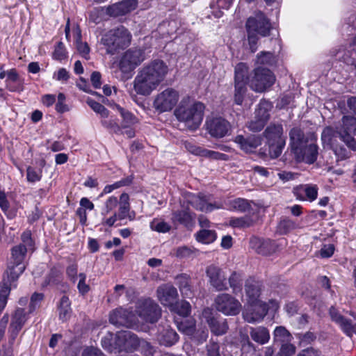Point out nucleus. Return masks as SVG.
I'll use <instances>...</instances> for the list:
<instances>
[{
	"label": "nucleus",
	"instance_id": "nucleus-50",
	"mask_svg": "<svg viewBox=\"0 0 356 356\" xmlns=\"http://www.w3.org/2000/svg\"><path fill=\"white\" fill-rule=\"evenodd\" d=\"M88 104L97 113L99 114L102 118H106L108 117V111L101 104L93 99H88Z\"/></svg>",
	"mask_w": 356,
	"mask_h": 356
},
{
	"label": "nucleus",
	"instance_id": "nucleus-38",
	"mask_svg": "<svg viewBox=\"0 0 356 356\" xmlns=\"http://www.w3.org/2000/svg\"><path fill=\"white\" fill-rule=\"evenodd\" d=\"M271 108L272 104L270 102L266 100L261 101L255 109L254 116L267 122L270 119Z\"/></svg>",
	"mask_w": 356,
	"mask_h": 356
},
{
	"label": "nucleus",
	"instance_id": "nucleus-10",
	"mask_svg": "<svg viewBox=\"0 0 356 356\" xmlns=\"http://www.w3.org/2000/svg\"><path fill=\"white\" fill-rule=\"evenodd\" d=\"M130 209L129 196L127 193H123L120 196L118 213L114 212L108 218L102 219V225L112 227L118 220L129 218V220H133L135 218V212H131Z\"/></svg>",
	"mask_w": 356,
	"mask_h": 356
},
{
	"label": "nucleus",
	"instance_id": "nucleus-24",
	"mask_svg": "<svg viewBox=\"0 0 356 356\" xmlns=\"http://www.w3.org/2000/svg\"><path fill=\"white\" fill-rule=\"evenodd\" d=\"M137 5V0H124L107 7L106 13L115 17L124 15L135 10Z\"/></svg>",
	"mask_w": 356,
	"mask_h": 356
},
{
	"label": "nucleus",
	"instance_id": "nucleus-47",
	"mask_svg": "<svg viewBox=\"0 0 356 356\" xmlns=\"http://www.w3.org/2000/svg\"><path fill=\"white\" fill-rule=\"evenodd\" d=\"M291 336L288 330L282 327H277L274 331V339L276 341L280 342H289L291 340Z\"/></svg>",
	"mask_w": 356,
	"mask_h": 356
},
{
	"label": "nucleus",
	"instance_id": "nucleus-14",
	"mask_svg": "<svg viewBox=\"0 0 356 356\" xmlns=\"http://www.w3.org/2000/svg\"><path fill=\"white\" fill-rule=\"evenodd\" d=\"M136 312L138 317L147 323H155L161 316V309L152 300L146 299L138 302Z\"/></svg>",
	"mask_w": 356,
	"mask_h": 356
},
{
	"label": "nucleus",
	"instance_id": "nucleus-64",
	"mask_svg": "<svg viewBox=\"0 0 356 356\" xmlns=\"http://www.w3.org/2000/svg\"><path fill=\"white\" fill-rule=\"evenodd\" d=\"M53 79L62 83H65L70 79V74L65 68H60L53 74Z\"/></svg>",
	"mask_w": 356,
	"mask_h": 356
},
{
	"label": "nucleus",
	"instance_id": "nucleus-33",
	"mask_svg": "<svg viewBox=\"0 0 356 356\" xmlns=\"http://www.w3.org/2000/svg\"><path fill=\"white\" fill-rule=\"evenodd\" d=\"M15 281H13L11 277H9L6 274L3 277V282L0 285V313L3 311L7 303V298L10 293V289L13 286V283Z\"/></svg>",
	"mask_w": 356,
	"mask_h": 356
},
{
	"label": "nucleus",
	"instance_id": "nucleus-21",
	"mask_svg": "<svg viewBox=\"0 0 356 356\" xmlns=\"http://www.w3.org/2000/svg\"><path fill=\"white\" fill-rule=\"evenodd\" d=\"M267 313L266 307L261 302L248 304L243 312L245 321L254 323L264 318Z\"/></svg>",
	"mask_w": 356,
	"mask_h": 356
},
{
	"label": "nucleus",
	"instance_id": "nucleus-42",
	"mask_svg": "<svg viewBox=\"0 0 356 356\" xmlns=\"http://www.w3.org/2000/svg\"><path fill=\"white\" fill-rule=\"evenodd\" d=\"M59 318L63 321L67 320L70 316V302L67 296H63L58 305Z\"/></svg>",
	"mask_w": 356,
	"mask_h": 356
},
{
	"label": "nucleus",
	"instance_id": "nucleus-3",
	"mask_svg": "<svg viewBox=\"0 0 356 356\" xmlns=\"http://www.w3.org/2000/svg\"><path fill=\"white\" fill-rule=\"evenodd\" d=\"M245 27L250 48L252 52H255L259 38L270 35L272 24L264 13L257 11L247 19Z\"/></svg>",
	"mask_w": 356,
	"mask_h": 356
},
{
	"label": "nucleus",
	"instance_id": "nucleus-37",
	"mask_svg": "<svg viewBox=\"0 0 356 356\" xmlns=\"http://www.w3.org/2000/svg\"><path fill=\"white\" fill-rule=\"evenodd\" d=\"M250 334L252 340L260 344L266 343L270 339L269 332L264 327H252Z\"/></svg>",
	"mask_w": 356,
	"mask_h": 356
},
{
	"label": "nucleus",
	"instance_id": "nucleus-57",
	"mask_svg": "<svg viewBox=\"0 0 356 356\" xmlns=\"http://www.w3.org/2000/svg\"><path fill=\"white\" fill-rule=\"evenodd\" d=\"M44 298V295L41 293H34L31 298L29 305V313L33 312L36 308L40 306V302Z\"/></svg>",
	"mask_w": 356,
	"mask_h": 356
},
{
	"label": "nucleus",
	"instance_id": "nucleus-54",
	"mask_svg": "<svg viewBox=\"0 0 356 356\" xmlns=\"http://www.w3.org/2000/svg\"><path fill=\"white\" fill-rule=\"evenodd\" d=\"M194 254V251L186 247L181 246L174 250V255L179 259L192 257Z\"/></svg>",
	"mask_w": 356,
	"mask_h": 356
},
{
	"label": "nucleus",
	"instance_id": "nucleus-35",
	"mask_svg": "<svg viewBox=\"0 0 356 356\" xmlns=\"http://www.w3.org/2000/svg\"><path fill=\"white\" fill-rule=\"evenodd\" d=\"M227 209L230 211H238L241 213L250 212L252 210L251 202L243 198H236L229 201Z\"/></svg>",
	"mask_w": 356,
	"mask_h": 356
},
{
	"label": "nucleus",
	"instance_id": "nucleus-2",
	"mask_svg": "<svg viewBox=\"0 0 356 356\" xmlns=\"http://www.w3.org/2000/svg\"><path fill=\"white\" fill-rule=\"evenodd\" d=\"M204 106L189 97L182 99L175 110L177 119L191 130H196L200 126L204 117Z\"/></svg>",
	"mask_w": 356,
	"mask_h": 356
},
{
	"label": "nucleus",
	"instance_id": "nucleus-27",
	"mask_svg": "<svg viewBox=\"0 0 356 356\" xmlns=\"http://www.w3.org/2000/svg\"><path fill=\"white\" fill-rule=\"evenodd\" d=\"M298 161H303L307 163H313L318 156V147L314 143H310L300 149V152L295 154Z\"/></svg>",
	"mask_w": 356,
	"mask_h": 356
},
{
	"label": "nucleus",
	"instance_id": "nucleus-59",
	"mask_svg": "<svg viewBox=\"0 0 356 356\" xmlns=\"http://www.w3.org/2000/svg\"><path fill=\"white\" fill-rule=\"evenodd\" d=\"M78 276L79 278V283L77 285V288H78L79 292L81 294L84 295V294L87 293L90 290L89 285L86 283V275L83 273H79Z\"/></svg>",
	"mask_w": 356,
	"mask_h": 356
},
{
	"label": "nucleus",
	"instance_id": "nucleus-17",
	"mask_svg": "<svg viewBox=\"0 0 356 356\" xmlns=\"http://www.w3.org/2000/svg\"><path fill=\"white\" fill-rule=\"evenodd\" d=\"M207 130L215 138H221L231 132V124L225 118L214 117L208 118L206 121Z\"/></svg>",
	"mask_w": 356,
	"mask_h": 356
},
{
	"label": "nucleus",
	"instance_id": "nucleus-15",
	"mask_svg": "<svg viewBox=\"0 0 356 356\" xmlns=\"http://www.w3.org/2000/svg\"><path fill=\"white\" fill-rule=\"evenodd\" d=\"M273 74L266 68L258 67L254 70V76L250 81V87L256 92H263L275 82Z\"/></svg>",
	"mask_w": 356,
	"mask_h": 356
},
{
	"label": "nucleus",
	"instance_id": "nucleus-18",
	"mask_svg": "<svg viewBox=\"0 0 356 356\" xmlns=\"http://www.w3.org/2000/svg\"><path fill=\"white\" fill-rule=\"evenodd\" d=\"M202 318L205 320L211 332L215 335H223L227 332L229 327L227 321L218 319L211 309L209 307L204 309Z\"/></svg>",
	"mask_w": 356,
	"mask_h": 356
},
{
	"label": "nucleus",
	"instance_id": "nucleus-28",
	"mask_svg": "<svg viewBox=\"0 0 356 356\" xmlns=\"http://www.w3.org/2000/svg\"><path fill=\"white\" fill-rule=\"evenodd\" d=\"M178 334L170 326L163 327L159 330L157 339L160 344L165 346H171L178 341Z\"/></svg>",
	"mask_w": 356,
	"mask_h": 356
},
{
	"label": "nucleus",
	"instance_id": "nucleus-13",
	"mask_svg": "<svg viewBox=\"0 0 356 356\" xmlns=\"http://www.w3.org/2000/svg\"><path fill=\"white\" fill-rule=\"evenodd\" d=\"M145 59V53L143 49L137 47L131 48L122 54L119 62L120 70L122 72H131Z\"/></svg>",
	"mask_w": 356,
	"mask_h": 356
},
{
	"label": "nucleus",
	"instance_id": "nucleus-5",
	"mask_svg": "<svg viewBox=\"0 0 356 356\" xmlns=\"http://www.w3.org/2000/svg\"><path fill=\"white\" fill-rule=\"evenodd\" d=\"M356 133V118L353 116H343L341 122L336 126L334 131L331 127H326L321 134V139L330 142L331 136L336 134L351 150L356 151V140L353 136Z\"/></svg>",
	"mask_w": 356,
	"mask_h": 356
},
{
	"label": "nucleus",
	"instance_id": "nucleus-7",
	"mask_svg": "<svg viewBox=\"0 0 356 356\" xmlns=\"http://www.w3.org/2000/svg\"><path fill=\"white\" fill-rule=\"evenodd\" d=\"M28 252L24 245H17L11 249V257L8 264L6 275L13 281H17L19 275L24 271L26 266L24 259Z\"/></svg>",
	"mask_w": 356,
	"mask_h": 356
},
{
	"label": "nucleus",
	"instance_id": "nucleus-30",
	"mask_svg": "<svg viewBox=\"0 0 356 356\" xmlns=\"http://www.w3.org/2000/svg\"><path fill=\"white\" fill-rule=\"evenodd\" d=\"M6 83L7 89L11 92H19L23 90L24 80L15 69L7 71Z\"/></svg>",
	"mask_w": 356,
	"mask_h": 356
},
{
	"label": "nucleus",
	"instance_id": "nucleus-51",
	"mask_svg": "<svg viewBox=\"0 0 356 356\" xmlns=\"http://www.w3.org/2000/svg\"><path fill=\"white\" fill-rule=\"evenodd\" d=\"M74 36L76 42V48L80 54L83 56H86L89 53V47L86 43H83L81 40V31L79 28L74 30Z\"/></svg>",
	"mask_w": 356,
	"mask_h": 356
},
{
	"label": "nucleus",
	"instance_id": "nucleus-25",
	"mask_svg": "<svg viewBox=\"0 0 356 356\" xmlns=\"http://www.w3.org/2000/svg\"><path fill=\"white\" fill-rule=\"evenodd\" d=\"M318 188L316 185L301 184L295 187L293 193L300 201H314L318 196Z\"/></svg>",
	"mask_w": 356,
	"mask_h": 356
},
{
	"label": "nucleus",
	"instance_id": "nucleus-23",
	"mask_svg": "<svg viewBox=\"0 0 356 356\" xmlns=\"http://www.w3.org/2000/svg\"><path fill=\"white\" fill-rule=\"evenodd\" d=\"M250 247L257 253L262 255H268L277 250V245L273 241L258 237L250 238Z\"/></svg>",
	"mask_w": 356,
	"mask_h": 356
},
{
	"label": "nucleus",
	"instance_id": "nucleus-62",
	"mask_svg": "<svg viewBox=\"0 0 356 356\" xmlns=\"http://www.w3.org/2000/svg\"><path fill=\"white\" fill-rule=\"evenodd\" d=\"M296 353V347L292 344L284 343L276 356H293Z\"/></svg>",
	"mask_w": 356,
	"mask_h": 356
},
{
	"label": "nucleus",
	"instance_id": "nucleus-48",
	"mask_svg": "<svg viewBox=\"0 0 356 356\" xmlns=\"http://www.w3.org/2000/svg\"><path fill=\"white\" fill-rule=\"evenodd\" d=\"M170 309L175 312L180 316H187L189 315L191 312V305L189 302L186 301H181L177 304H174L173 307H171Z\"/></svg>",
	"mask_w": 356,
	"mask_h": 356
},
{
	"label": "nucleus",
	"instance_id": "nucleus-56",
	"mask_svg": "<svg viewBox=\"0 0 356 356\" xmlns=\"http://www.w3.org/2000/svg\"><path fill=\"white\" fill-rule=\"evenodd\" d=\"M26 177L29 182L38 181L42 177V170L29 167L26 170Z\"/></svg>",
	"mask_w": 356,
	"mask_h": 356
},
{
	"label": "nucleus",
	"instance_id": "nucleus-46",
	"mask_svg": "<svg viewBox=\"0 0 356 356\" xmlns=\"http://www.w3.org/2000/svg\"><path fill=\"white\" fill-rule=\"evenodd\" d=\"M200 156L205 157L210 159L213 160H222V161H227L228 160V156L220 153L218 152H215L212 150H209L205 148H203L201 147L200 150L199 152Z\"/></svg>",
	"mask_w": 356,
	"mask_h": 356
},
{
	"label": "nucleus",
	"instance_id": "nucleus-9",
	"mask_svg": "<svg viewBox=\"0 0 356 356\" xmlns=\"http://www.w3.org/2000/svg\"><path fill=\"white\" fill-rule=\"evenodd\" d=\"M179 99V92L173 88H168L155 96L153 107L159 113L168 112L175 107Z\"/></svg>",
	"mask_w": 356,
	"mask_h": 356
},
{
	"label": "nucleus",
	"instance_id": "nucleus-22",
	"mask_svg": "<svg viewBox=\"0 0 356 356\" xmlns=\"http://www.w3.org/2000/svg\"><path fill=\"white\" fill-rule=\"evenodd\" d=\"M156 295L160 302L170 308L173 307L178 297L177 289L169 284L159 286L156 290Z\"/></svg>",
	"mask_w": 356,
	"mask_h": 356
},
{
	"label": "nucleus",
	"instance_id": "nucleus-12",
	"mask_svg": "<svg viewBox=\"0 0 356 356\" xmlns=\"http://www.w3.org/2000/svg\"><path fill=\"white\" fill-rule=\"evenodd\" d=\"M216 309L226 316H235L241 310V302L228 293H221L214 300Z\"/></svg>",
	"mask_w": 356,
	"mask_h": 356
},
{
	"label": "nucleus",
	"instance_id": "nucleus-1",
	"mask_svg": "<svg viewBox=\"0 0 356 356\" xmlns=\"http://www.w3.org/2000/svg\"><path fill=\"white\" fill-rule=\"evenodd\" d=\"M169 67L162 60L155 59L141 67L134 78V91L140 95L149 96L165 80Z\"/></svg>",
	"mask_w": 356,
	"mask_h": 356
},
{
	"label": "nucleus",
	"instance_id": "nucleus-52",
	"mask_svg": "<svg viewBox=\"0 0 356 356\" xmlns=\"http://www.w3.org/2000/svg\"><path fill=\"white\" fill-rule=\"evenodd\" d=\"M170 225L163 220L154 219L150 222V228L156 232L165 233L170 229Z\"/></svg>",
	"mask_w": 356,
	"mask_h": 356
},
{
	"label": "nucleus",
	"instance_id": "nucleus-19",
	"mask_svg": "<svg viewBox=\"0 0 356 356\" xmlns=\"http://www.w3.org/2000/svg\"><path fill=\"white\" fill-rule=\"evenodd\" d=\"M206 275L209 282L216 291H225L228 289L227 278L224 271L217 266L210 265L206 269Z\"/></svg>",
	"mask_w": 356,
	"mask_h": 356
},
{
	"label": "nucleus",
	"instance_id": "nucleus-43",
	"mask_svg": "<svg viewBox=\"0 0 356 356\" xmlns=\"http://www.w3.org/2000/svg\"><path fill=\"white\" fill-rule=\"evenodd\" d=\"M132 179H133L132 177L129 176V177L122 179L121 180H120L118 181L113 183V184L106 185L104 188L102 193L100 194V196H103L104 194L110 193L112 191H113L114 190L120 188L122 186H129V184H131Z\"/></svg>",
	"mask_w": 356,
	"mask_h": 356
},
{
	"label": "nucleus",
	"instance_id": "nucleus-8",
	"mask_svg": "<svg viewBox=\"0 0 356 356\" xmlns=\"http://www.w3.org/2000/svg\"><path fill=\"white\" fill-rule=\"evenodd\" d=\"M116 343L118 346L125 349L131 350L138 346H141L145 356H153L155 350L149 343L143 341H140L136 334L129 330L118 332L116 334Z\"/></svg>",
	"mask_w": 356,
	"mask_h": 356
},
{
	"label": "nucleus",
	"instance_id": "nucleus-41",
	"mask_svg": "<svg viewBox=\"0 0 356 356\" xmlns=\"http://www.w3.org/2000/svg\"><path fill=\"white\" fill-rule=\"evenodd\" d=\"M194 217L189 211L184 209L177 211L173 213L172 219L186 226L193 224Z\"/></svg>",
	"mask_w": 356,
	"mask_h": 356
},
{
	"label": "nucleus",
	"instance_id": "nucleus-32",
	"mask_svg": "<svg viewBox=\"0 0 356 356\" xmlns=\"http://www.w3.org/2000/svg\"><path fill=\"white\" fill-rule=\"evenodd\" d=\"M290 145L294 154L300 152L305 143V138L302 130L298 127L291 129L289 132Z\"/></svg>",
	"mask_w": 356,
	"mask_h": 356
},
{
	"label": "nucleus",
	"instance_id": "nucleus-20",
	"mask_svg": "<svg viewBox=\"0 0 356 356\" xmlns=\"http://www.w3.org/2000/svg\"><path fill=\"white\" fill-rule=\"evenodd\" d=\"M330 316L333 322L339 326L341 330L348 337L356 334V318L354 320L348 319L343 316L334 307H331L329 310Z\"/></svg>",
	"mask_w": 356,
	"mask_h": 356
},
{
	"label": "nucleus",
	"instance_id": "nucleus-40",
	"mask_svg": "<svg viewBox=\"0 0 356 356\" xmlns=\"http://www.w3.org/2000/svg\"><path fill=\"white\" fill-rule=\"evenodd\" d=\"M248 68L245 63H240L235 67V84L246 85Z\"/></svg>",
	"mask_w": 356,
	"mask_h": 356
},
{
	"label": "nucleus",
	"instance_id": "nucleus-45",
	"mask_svg": "<svg viewBox=\"0 0 356 356\" xmlns=\"http://www.w3.org/2000/svg\"><path fill=\"white\" fill-rule=\"evenodd\" d=\"M114 108L120 113L123 119V128L128 127L136 122V118L130 112L125 111L119 105H115Z\"/></svg>",
	"mask_w": 356,
	"mask_h": 356
},
{
	"label": "nucleus",
	"instance_id": "nucleus-11",
	"mask_svg": "<svg viewBox=\"0 0 356 356\" xmlns=\"http://www.w3.org/2000/svg\"><path fill=\"white\" fill-rule=\"evenodd\" d=\"M187 201L195 209L206 213L223 208L222 203L221 202L214 201L213 196L211 195L191 193L187 196Z\"/></svg>",
	"mask_w": 356,
	"mask_h": 356
},
{
	"label": "nucleus",
	"instance_id": "nucleus-55",
	"mask_svg": "<svg viewBox=\"0 0 356 356\" xmlns=\"http://www.w3.org/2000/svg\"><path fill=\"white\" fill-rule=\"evenodd\" d=\"M246 91L245 85L241 83L235 84L234 102L238 105H241L243 101V96Z\"/></svg>",
	"mask_w": 356,
	"mask_h": 356
},
{
	"label": "nucleus",
	"instance_id": "nucleus-49",
	"mask_svg": "<svg viewBox=\"0 0 356 356\" xmlns=\"http://www.w3.org/2000/svg\"><path fill=\"white\" fill-rule=\"evenodd\" d=\"M296 223L291 219L282 220L277 226V231L281 234H286L296 228Z\"/></svg>",
	"mask_w": 356,
	"mask_h": 356
},
{
	"label": "nucleus",
	"instance_id": "nucleus-60",
	"mask_svg": "<svg viewBox=\"0 0 356 356\" xmlns=\"http://www.w3.org/2000/svg\"><path fill=\"white\" fill-rule=\"evenodd\" d=\"M241 281V275L236 272L232 273L229 277V286L233 289L234 291L241 288L242 285Z\"/></svg>",
	"mask_w": 356,
	"mask_h": 356
},
{
	"label": "nucleus",
	"instance_id": "nucleus-26",
	"mask_svg": "<svg viewBox=\"0 0 356 356\" xmlns=\"http://www.w3.org/2000/svg\"><path fill=\"white\" fill-rule=\"evenodd\" d=\"M27 318L28 317L24 309L17 308L13 314L9 327V332H10L13 339H15L27 321Z\"/></svg>",
	"mask_w": 356,
	"mask_h": 356
},
{
	"label": "nucleus",
	"instance_id": "nucleus-6",
	"mask_svg": "<svg viewBox=\"0 0 356 356\" xmlns=\"http://www.w3.org/2000/svg\"><path fill=\"white\" fill-rule=\"evenodd\" d=\"M268 152L271 158H277L282 152L286 143V138L283 136V128L281 124H271L264 132Z\"/></svg>",
	"mask_w": 356,
	"mask_h": 356
},
{
	"label": "nucleus",
	"instance_id": "nucleus-36",
	"mask_svg": "<svg viewBox=\"0 0 356 356\" xmlns=\"http://www.w3.org/2000/svg\"><path fill=\"white\" fill-rule=\"evenodd\" d=\"M256 221L257 219L253 216L247 215L243 217L231 218L229 224L234 228L245 229L252 226Z\"/></svg>",
	"mask_w": 356,
	"mask_h": 356
},
{
	"label": "nucleus",
	"instance_id": "nucleus-53",
	"mask_svg": "<svg viewBox=\"0 0 356 356\" xmlns=\"http://www.w3.org/2000/svg\"><path fill=\"white\" fill-rule=\"evenodd\" d=\"M274 61L273 54L270 51H261L257 56L256 63L259 65H270Z\"/></svg>",
	"mask_w": 356,
	"mask_h": 356
},
{
	"label": "nucleus",
	"instance_id": "nucleus-63",
	"mask_svg": "<svg viewBox=\"0 0 356 356\" xmlns=\"http://www.w3.org/2000/svg\"><path fill=\"white\" fill-rule=\"evenodd\" d=\"M207 356H220V346L218 343L210 341L206 346Z\"/></svg>",
	"mask_w": 356,
	"mask_h": 356
},
{
	"label": "nucleus",
	"instance_id": "nucleus-44",
	"mask_svg": "<svg viewBox=\"0 0 356 356\" xmlns=\"http://www.w3.org/2000/svg\"><path fill=\"white\" fill-rule=\"evenodd\" d=\"M216 238L215 231L209 229H202L197 233L196 239L197 241L204 244H209L213 242Z\"/></svg>",
	"mask_w": 356,
	"mask_h": 356
},
{
	"label": "nucleus",
	"instance_id": "nucleus-34",
	"mask_svg": "<svg viewBox=\"0 0 356 356\" xmlns=\"http://www.w3.org/2000/svg\"><path fill=\"white\" fill-rule=\"evenodd\" d=\"M176 281L181 295L185 298H190L193 294L190 277L186 274H181L177 276Z\"/></svg>",
	"mask_w": 356,
	"mask_h": 356
},
{
	"label": "nucleus",
	"instance_id": "nucleus-58",
	"mask_svg": "<svg viewBox=\"0 0 356 356\" xmlns=\"http://www.w3.org/2000/svg\"><path fill=\"white\" fill-rule=\"evenodd\" d=\"M22 243L20 245H24L27 250H33V241L31 237V232L29 230H26L24 232L21 236Z\"/></svg>",
	"mask_w": 356,
	"mask_h": 356
},
{
	"label": "nucleus",
	"instance_id": "nucleus-29",
	"mask_svg": "<svg viewBox=\"0 0 356 356\" xmlns=\"http://www.w3.org/2000/svg\"><path fill=\"white\" fill-rule=\"evenodd\" d=\"M234 141L240 146L241 149L246 152H252L261 144V138L255 136L244 138L243 136L238 135L235 138Z\"/></svg>",
	"mask_w": 356,
	"mask_h": 356
},
{
	"label": "nucleus",
	"instance_id": "nucleus-16",
	"mask_svg": "<svg viewBox=\"0 0 356 356\" xmlns=\"http://www.w3.org/2000/svg\"><path fill=\"white\" fill-rule=\"evenodd\" d=\"M110 322L115 325L134 327L139 323L135 314L127 309L122 307L113 310L110 314Z\"/></svg>",
	"mask_w": 356,
	"mask_h": 356
},
{
	"label": "nucleus",
	"instance_id": "nucleus-31",
	"mask_svg": "<svg viewBox=\"0 0 356 356\" xmlns=\"http://www.w3.org/2000/svg\"><path fill=\"white\" fill-rule=\"evenodd\" d=\"M245 290L248 297V304L259 302L258 298L261 290V284L259 282L252 279L248 280L245 282Z\"/></svg>",
	"mask_w": 356,
	"mask_h": 356
},
{
	"label": "nucleus",
	"instance_id": "nucleus-4",
	"mask_svg": "<svg viewBox=\"0 0 356 356\" xmlns=\"http://www.w3.org/2000/svg\"><path fill=\"white\" fill-rule=\"evenodd\" d=\"M131 32L125 26L121 25L104 33L100 43L104 46L107 54L115 55L128 47L131 42Z\"/></svg>",
	"mask_w": 356,
	"mask_h": 356
},
{
	"label": "nucleus",
	"instance_id": "nucleus-39",
	"mask_svg": "<svg viewBox=\"0 0 356 356\" xmlns=\"http://www.w3.org/2000/svg\"><path fill=\"white\" fill-rule=\"evenodd\" d=\"M118 205L120 206V199L118 200L117 197L113 195L108 197L104 202L101 209V216H102V219L108 218L106 217L107 215L113 211Z\"/></svg>",
	"mask_w": 356,
	"mask_h": 356
},
{
	"label": "nucleus",
	"instance_id": "nucleus-61",
	"mask_svg": "<svg viewBox=\"0 0 356 356\" xmlns=\"http://www.w3.org/2000/svg\"><path fill=\"white\" fill-rule=\"evenodd\" d=\"M266 124V122L254 116V119L250 122L248 128L252 131H259L264 127Z\"/></svg>",
	"mask_w": 356,
	"mask_h": 356
}]
</instances>
